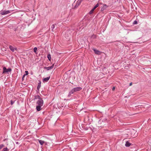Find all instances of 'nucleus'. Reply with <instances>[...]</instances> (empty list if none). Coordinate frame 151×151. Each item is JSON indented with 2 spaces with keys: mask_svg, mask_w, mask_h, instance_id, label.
<instances>
[{
  "mask_svg": "<svg viewBox=\"0 0 151 151\" xmlns=\"http://www.w3.org/2000/svg\"><path fill=\"white\" fill-rule=\"evenodd\" d=\"M82 89V88L80 87H77L74 88L72 89L68 93V96H70L71 94L74 93L75 92L80 91Z\"/></svg>",
  "mask_w": 151,
  "mask_h": 151,
  "instance_id": "f257e3e1",
  "label": "nucleus"
},
{
  "mask_svg": "<svg viewBox=\"0 0 151 151\" xmlns=\"http://www.w3.org/2000/svg\"><path fill=\"white\" fill-rule=\"evenodd\" d=\"M36 99H38L37 102V104L39 105L42 106L44 104L43 101L42 99L38 96L37 97Z\"/></svg>",
  "mask_w": 151,
  "mask_h": 151,
  "instance_id": "f03ea898",
  "label": "nucleus"
},
{
  "mask_svg": "<svg viewBox=\"0 0 151 151\" xmlns=\"http://www.w3.org/2000/svg\"><path fill=\"white\" fill-rule=\"evenodd\" d=\"M3 73L9 72L11 71L12 69L10 68L7 69L6 67H4L3 68Z\"/></svg>",
  "mask_w": 151,
  "mask_h": 151,
  "instance_id": "7ed1b4c3",
  "label": "nucleus"
},
{
  "mask_svg": "<svg viewBox=\"0 0 151 151\" xmlns=\"http://www.w3.org/2000/svg\"><path fill=\"white\" fill-rule=\"evenodd\" d=\"M131 134L130 135L131 137H135L137 136V134H135V131L132 130V131H131Z\"/></svg>",
  "mask_w": 151,
  "mask_h": 151,
  "instance_id": "20e7f679",
  "label": "nucleus"
},
{
  "mask_svg": "<svg viewBox=\"0 0 151 151\" xmlns=\"http://www.w3.org/2000/svg\"><path fill=\"white\" fill-rule=\"evenodd\" d=\"M9 48L12 52H14L15 50H17V49L16 47H14L12 45H9Z\"/></svg>",
  "mask_w": 151,
  "mask_h": 151,
  "instance_id": "39448f33",
  "label": "nucleus"
},
{
  "mask_svg": "<svg viewBox=\"0 0 151 151\" xmlns=\"http://www.w3.org/2000/svg\"><path fill=\"white\" fill-rule=\"evenodd\" d=\"M9 13H10V12L9 10H4L1 12L0 14L2 15H4V14H9Z\"/></svg>",
  "mask_w": 151,
  "mask_h": 151,
  "instance_id": "423d86ee",
  "label": "nucleus"
},
{
  "mask_svg": "<svg viewBox=\"0 0 151 151\" xmlns=\"http://www.w3.org/2000/svg\"><path fill=\"white\" fill-rule=\"evenodd\" d=\"M92 49L94 51L95 54H96L99 55L101 53V52H100L98 50H96L94 48H92Z\"/></svg>",
  "mask_w": 151,
  "mask_h": 151,
  "instance_id": "0eeeda50",
  "label": "nucleus"
},
{
  "mask_svg": "<svg viewBox=\"0 0 151 151\" xmlns=\"http://www.w3.org/2000/svg\"><path fill=\"white\" fill-rule=\"evenodd\" d=\"M54 64H53L51 66H49L48 67H44V69H46L47 70H50V69H52L53 68V67H54Z\"/></svg>",
  "mask_w": 151,
  "mask_h": 151,
  "instance_id": "6e6552de",
  "label": "nucleus"
},
{
  "mask_svg": "<svg viewBox=\"0 0 151 151\" xmlns=\"http://www.w3.org/2000/svg\"><path fill=\"white\" fill-rule=\"evenodd\" d=\"M38 141L39 143L41 145H42L45 143V144L46 145H47V143L45 142V141L43 140H38Z\"/></svg>",
  "mask_w": 151,
  "mask_h": 151,
  "instance_id": "1a4fd4ad",
  "label": "nucleus"
},
{
  "mask_svg": "<svg viewBox=\"0 0 151 151\" xmlns=\"http://www.w3.org/2000/svg\"><path fill=\"white\" fill-rule=\"evenodd\" d=\"M132 145V144L131 143H130L128 141H127L125 145L127 147H130Z\"/></svg>",
  "mask_w": 151,
  "mask_h": 151,
  "instance_id": "9d476101",
  "label": "nucleus"
},
{
  "mask_svg": "<svg viewBox=\"0 0 151 151\" xmlns=\"http://www.w3.org/2000/svg\"><path fill=\"white\" fill-rule=\"evenodd\" d=\"M107 6L106 5H104V6L102 7L101 9V11H103L104 10V9H106L107 8Z\"/></svg>",
  "mask_w": 151,
  "mask_h": 151,
  "instance_id": "9b49d317",
  "label": "nucleus"
},
{
  "mask_svg": "<svg viewBox=\"0 0 151 151\" xmlns=\"http://www.w3.org/2000/svg\"><path fill=\"white\" fill-rule=\"evenodd\" d=\"M50 78V77H48L45 78L43 80V81L44 82H47L49 80Z\"/></svg>",
  "mask_w": 151,
  "mask_h": 151,
  "instance_id": "f8f14e48",
  "label": "nucleus"
},
{
  "mask_svg": "<svg viewBox=\"0 0 151 151\" xmlns=\"http://www.w3.org/2000/svg\"><path fill=\"white\" fill-rule=\"evenodd\" d=\"M42 106L38 105L36 107V109L37 111H39L41 110V107Z\"/></svg>",
  "mask_w": 151,
  "mask_h": 151,
  "instance_id": "ddd939ff",
  "label": "nucleus"
},
{
  "mask_svg": "<svg viewBox=\"0 0 151 151\" xmlns=\"http://www.w3.org/2000/svg\"><path fill=\"white\" fill-rule=\"evenodd\" d=\"M9 149L7 147L4 148L3 149L2 151H8Z\"/></svg>",
  "mask_w": 151,
  "mask_h": 151,
  "instance_id": "4468645a",
  "label": "nucleus"
},
{
  "mask_svg": "<svg viewBox=\"0 0 151 151\" xmlns=\"http://www.w3.org/2000/svg\"><path fill=\"white\" fill-rule=\"evenodd\" d=\"M99 6V4H97L93 8V9L95 10L97 8V7Z\"/></svg>",
  "mask_w": 151,
  "mask_h": 151,
  "instance_id": "2eb2a0df",
  "label": "nucleus"
},
{
  "mask_svg": "<svg viewBox=\"0 0 151 151\" xmlns=\"http://www.w3.org/2000/svg\"><path fill=\"white\" fill-rule=\"evenodd\" d=\"M4 147L3 144H1L0 145V150L3 148Z\"/></svg>",
  "mask_w": 151,
  "mask_h": 151,
  "instance_id": "dca6fc26",
  "label": "nucleus"
},
{
  "mask_svg": "<svg viewBox=\"0 0 151 151\" xmlns=\"http://www.w3.org/2000/svg\"><path fill=\"white\" fill-rule=\"evenodd\" d=\"M37 49V48L36 47H35L34 48V49H33L35 53H36V52Z\"/></svg>",
  "mask_w": 151,
  "mask_h": 151,
  "instance_id": "f3484780",
  "label": "nucleus"
},
{
  "mask_svg": "<svg viewBox=\"0 0 151 151\" xmlns=\"http://www.w3.org/2000/svg\"><path fill=\"white\" fill-rule=\"evenodd\" d=\"M94 9L93 8L89 12L90 14H91L92 13Z\"/></svg>",
  "mask_w": 151,
  "mask_h": 151,
  "instance_id": "a211bd4d",
  "label": "nucleus"
},
{
  "mask_svg": "<svg viewBox=\"0 0 151 151\" xmlns=\"http://www.w3.org/2000/svg\"><path fill=\"white\" fill-rule=\"evenodd\" d=\"M83 0H78V3H79V4H81V2H82V1ZM86 0V1H88L89 0Z\"/></svg>",
  "mask_w": 151,
  "mask_h": 151,
  "instance_id": "6ab92c4d",
  "label": "nucleus"
},
{
  "mask_svg": "<svg viewBox=\"0 0 151 151\" xmlns=\"http://www.w3.org/2000/svg\"><path fill=\"white\" fill-rule=\"evenodd\" d=\"M47 58L48 59L50 60V59H51V56L50 55H47Z\"/></svg>",
  "mask_w": 151,
  "mask_h": 151,
  "instance_id": "aec40b11",
  "label": "nucleus"
},
{
  "mask_svg": "<svg viewBox=\"0 0 151 151\" xmlns=\"http://www.w3.org/2000/svg\"><path fill=\"white\" fill-rule=\"evenodd\" d=\"M25 72L26 73V74H25L23 76V78L24 77V76L25 75H27L28 74V71H25Z\"/></svg>",
  "mask_w": 151,
  "mask_h": 151,
  "instance_id": "412c9836",
  "label": "nucleus"
},
{
  "mask_svg": "<svg viewBox=\"0 0 151 151\" xmlns=\"http://www.w3.org/2000/svg\"><path fill=\"white\" fill-rule=\"evenodd\" d=\"M14 103V101H13L11 100V105H13Z\"/></svg>",
  "mask_w": 151,
  "mask_h": 151,
  "instance_id": "4be33fe9",
  "label": "nucleus"
},
{
  "mask_svg": "<svg viewBox=\"0 0 151 151\" xmlns=\"http://www.w3.org/2000/svg\"><path fill=\"white\" fill-rule=\"evenodd\" d=\"M52 27L53 28H54L55 27V25L54 24H53L52 26Z\"/></svg>",
  "mask_w": 151,
  "mask_h": 151,
  "instance_id": "5701e85b",
  "label": "nucleus"
},
{
  "mask_svg": "<svg viewBox=\"0 0 151 151\" xmlns=\"http://www.w3.org/2000/svg\"><path fill=\"white\" fill-rule=\"evenodd\" d=\"M132 82H131V83H130V84H129V86H131L132 85Z\"/></svg>",
  "mask_w": 151,
  "mask_h": 151,
  "instance_id": "b1692460",
  "label": "nucleus"
},
{
  "mask_svg": "<svg viewBox=\"0 0 151 151\" xmlns=\"http://www.w3.org/2000/svg\"><path fill=\"white\" fill-rule=\"evenodd\" d=\"M134 24H137V22L136 21H135L134 22Z\"/></svg>",
  "mask_w": 151,
  "mask_h": 151,
  "instance_id": "393cba45",
  "label": "nucleus"
},
{
  "mask_svg": "<svg viewBox=\"0 0 151 151\" xmlns=\"http://www.w3.org/2000/svg\"><path fill=\"white\" fill-rule=\"evenodd\" d=\"M114 89H115V87H113V88H112L113 90Z\"/></svg>",
  "mask_w": 151,
  "mask_h": 151,
  "instance_id": "a878e982",
  "label": "nucleus"
},
{
  "mask_svg": "<svg viewBox=\"0 0 151 151\" xmlns=\"http://www.w3.org/2000/svg\"><path fill=\"white\" fill-rule=\"evenodd\" d=\"M39 88V86H38L37 87V89H38Z\"/></svg>",
  "mask_w": 151,
  "mask_h": 151,
  "instance_id": "bb28decb",
  "label": "nucleus"
},
{
  "mask_svg": "<svg viewBox=\"0 0 151 151\" xmlns=\"http://www.w3.org/2000/svg\"><path fill=\"white\" fill-rule=\"evenodd\" d=\"M6 139H4V141H5Z\"/></svg>",
  "mask_w": 151,
  "mask_h": 151,
  "instance_id": "cd10ccee",
  "label": "nucleus"
}]
</instances>
